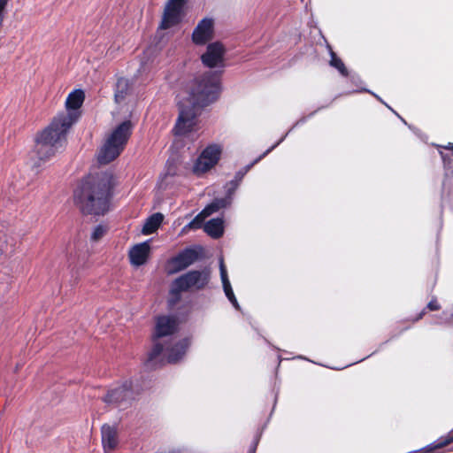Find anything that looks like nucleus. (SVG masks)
I'll return each instance as SVG.
<instances>
[{
    "label": "nucleus",
    "instance_id": "obj_1",
    "mask_svg": "<svg viewBox=\"0 0 453 453\" xmlns=\"http://www.w3.org/2000/svg\"><path fill=\"white\" fill-rule=\"evenodd\" d=\"M84 99L83 90L72 91L65 100V111L58 112L44 129L36 134L35 152L40 160H49L66 142L69 130L81 116L79 109Z\"/></svg>",
    "mask_w": 453,
    "mask_h": 453
},
{
    "label": "nucleus",
    "instance_id": "obj_2",
    "mask_svg": "<svg viewBox=\"0 0 453 453\" xmlns=\"http://www.w3.org/2000/svg\"><path fill=\"white\" fill-rule=\"evenodd\" d=\"M220 91V73L209 71L194 80L190 98L179 104L180 113L173 127L175 135H185L196 126L197 110L216 101Z\"/></svg>",
    "mask_w": 453,
    "mask_h": 453
},
{
    "label": "nucleus",
    "instance_id": "obj_3",
    "mask_svg": "<svg viewBox=\"0 0 453 453\" xmlns=\"http://www.w3.org/2000/svg\"><path fill=\"white\" fill-rule=\"evenodd\" d=\"M114 177L100 172L84 177L73 191V202L83 215L104 216L110 211Z\"/></svg>",
    "mask_w": 453,
    "mask_h": 453
},
{
    "label": "nucleus",
    "instance_id": "obj_4",
    "mask_svg": "<svg viewBox=\"0 0 453 453\" xmlns=\"http://www.w3.org/2000/svg\"><path fill=\"white\" fill-rule=\"evenodd\" d=\"M133 127L131 120H125L111 131L98 152L97 161L100 164L107 165L122 153L132 134Z\"/></svg>",
    "mask_w": 453,
    "mask_h": 453
},
{
    "label": "nucleus",
    "instance_id": "obj_5",
    "mask_svg": "<svg viewBox=\"0 0 453 453\" xmlns=\"http://www.w3.org/2000/svg\"><path fill=\"white\" fill-rule=\"evenodd\" d=\"M210 278L211 272L208 268H204L202 271H189L174 280L171 293L173 295H179L180 292L188 291L190 288L196 290L203 289L208 285Z\"/></svg>",
    "mask_w": 453,
    "mask_h": 453
},
{
    "label": "nucleus",
    "instance_id": "obj_6",
    "mask_svg": "<svg viewBox=\"0 0 453 453\" xmlns=\"http://www.w3.org/2000/svg\"><path fill=\"white\" fill-rule=\"evenodd\" d=\"M134 399V388L131 380H126L121 384L108 389L102 398L105 403L121 409L128 408Z\"/></svg>",
    "mask_w": 453,
    "mask_h": 453
},
{
    "label": "nucleus",
    "instance_id": "obj_7",
    "mask_svg": "<svg viewBox=\"0 0 453 453\" xmlns=\"http://www.w3.org/2000/svg\"><path fill=\"white\" fill-rule=\"evenodd\" d=\"M202 252L203 248L200 246L184 249L167 261V273L174 274L185 270L201 257Z\"/></svg>",
    "mask_w": 453,
    "mask_h": 453
},
{
    "label": "nucleus",
    "instance_id": "obj_8",
    "mask_svg": "<svg viewBox=\"0 0 453 453\" xmlns=\"http://www.w3.org/2000/svg\"><path fill=\"white\" fill-rule=\"evenodd\" d=\"M222 148L219 144H210L201 152L193 165V173L200 175L210 171L219 161Z\"/></svg>",
    "mask_w": 453,
    "mask_h": 453
},
{
    "label": "nucleus",
    "instance_id": "obj_9",
    "mask_svg": "<svg viewBox=\"0 0 453 453\" xmlns=\"http://www.w3.org/2000/svg\"><path fill=\"white\" fill-rule=\"evenodd\" d=\"M186 1L168 0L158 28H170L178 26L183 18V8Z\"/></svg>",
    "mask_w": 453,
    "mask_h": 453
},
{
    "label": "nucleus",
    "instance_id": "obj_10",
    "mask_svg": "<svg viewBox=\"0 0 453 453\" xmlns=\"http://www.w3.org/2000/svg\"><path fill=\"white\" fill-rule=\"evenodd\" d=\"M226 48L220 42L209 43L205 52L201 56L203 65L209 68L224 65Z\"/></svg>",
    "mask_w": 453,
    "mask_h": 453
},
{
    "label": "nucleus",
    "instance_id": "obj_11",
    "mask_svg": "<svg viewBox=\"0 0 453 453\" xmlns=\"http://www.w3.org/2000/svg\"><path fill=\"white\" fill-rule=\"evenodd\" d=\"M177 319L173 316L161 315L157 317L152 341L173 334L177 330Z\"/></svg>",
    "mask_w": 453,
    "mask_h": 453
},
{
    "label": "nucleus",
    "instance_id": "obj_12",
    "mask_svg": "<svg viewBox=\"0 0 453 453\" xmlns=\"http://www.w3.org/2000/svg\"><path fill=\"white\" fill-rule=\"evenodd\" d=\"M275 147L273 146L271 147L270 149H268L265 152H264L259 157H257V159H255L251 164L246 165L245 167H243L242 169H241L240 171H238L235 175H234V180L228 181L226 184V195L230 198L232 199V196L234 194V192L236 191V189L238 188L240 183L242 182L243 177L245 176V174L250 170V168L255 165L257 164L261 158H263L265 155H267L273 148Z\"/></svg>",
    "mask_w": 453,
    "mask_h": 453
},
{
    "label": "nucleus",
    "instance_id": "obj_13",
    "mask_svg": "<svg viewBox=\"0 0 453 453\" xmlns=\"http://www.w3.org/2000/svg\"><path fill=\"white\" fill-rule=\"evenodd\" d=\"M150 251V247L147 242L138 243L129 250V259L133 265L140 266L146 263Z\"/></svg>",
    "mask_w": 453,
    "mask_h": 453
},
{
    "label": "nucleus",
    "instance_id": "obj_14",
    "mask_svg": "<svg viewBox=\"0 0 453 453\" xmlns=\"http://www.w3.org/2000/svg\"><path fill=\"white\" fill-rule=\"evenodd\" d=\"M102 444L104 452H111L118 445V434L115 427L109 425H104L101 429Z\"/></svg>",
    "mask_w": 453,
    "mask_h": 453
},
{
    "label": "nucleus",
    "instance_id": "obj_15",
    "mask_svg": "<svg viewBox=\"0 0 453 453\" xmlns=\"http://www.w3.org/2000/svg\"><path fill=\"white\" fill-rule=\"evenodd\" d=\"M452 442L453 429L450 432H449V434L445 437L439 439L435 443L409 453H437L439 449L449 445Z\"/></svg>",
    "mask_w": 453,
    "mask_h": 453
},
{
    "label": "nucleus",
    "instance_id": "obj_16",
    "mask_svg": "<svg viewBox=\"0 0 453 453\" xmlns=\"http://www.w3.org/2000/svg\"><path fill=\"white\" fill-rule=\"evenodd\" d=\"M224 222L222 219H211L203 226L204 232L214 239L220 238L224 234Z\"/></svg>",
    "mask_w": 453,
    "mask_h": 453
},
{
    "label": "nucleus",
    "instance_id": "obj_17",
    "mask_svg": "<svg viewBox=\"0 0 453 453\" xmlns=\"http://www.w3.org/2000/svg\"><path fill=\"white\" fill-rule=\"evenodd\" d=\"M189 346L188 339L185 338L175 343L170 349L168 354V362L176 363L185 355Z\"/></svg>",
    "mask_w": 453,
    "mask_h": 453
},
{
    "label": "nucleus",
    "instance_id": "obj_18",
    "mask_svg": "<svg viewBox=\"0 0 453 453\" xmlns=\"http://www.w3.org/2000/svg\"><path fill=\"white\" fill-rule=\"evenodd\" d=\"M8 229L4 223L0 222V256L6 254L9 250L14 251V240L8 235Z\"/></svg>",
    "mask_w": 453,
    "mask_h": 453
},
{
    "label": "nucleus",
    "instance_id": "obj_19",
    "mask_svg": "<svg viewBox=\"0 0 453 453\" xmlns=\"http://www.w3.org/2000/svg\"><path fill=\"white\" fill-rule=\"evenodd\" d=\"M130 91V84L127 79L119 78L118 79L115 86L114 97L116 103L119 104L125 100Z\"/></svg>",
    "mask_w": 453,
    "mask_h": 453
},
{
    "label": "nucleus",
    "instance_id": "obj_20",
    "mask_svg": "<svg viewBox=\"0 0 453 453\" xmlns=\"http://www.w3.org/2000/svg\"><path fill=\"white\" fill-rule=\"evenodd\" d=\"M232 199H230L226 195L223 198H215L211 203L206 205L203 211V214H206L208 217L217 212L220 209L226 208L230 205Z\"/></svg>",
    "mask_w": 453,
    "mask_h": 453
},
{
    "label": "nucleus",
    "instance_id": "obj_21",
    "mask_svg": "<svg viewBox=\"0 0 453 453\" xmlns=\"http://www.w3.org/2000/svg\"><path fill=\"white\" fill-rule=\"evenodd\" d=\"M163 220V215L161 213H155L149 217L142 227V233L144 234H153L160 226Z\"/></svg>",
    "mask_w": 453,
    "mask_h": 453
},
{
    "label": "nucleus",
    "instance_id": "obj_22",
    "mask_svg": "<svg viewBox=\"0 0 453 453\" xmlns=\"http://www.w3.org/2000/svg\"><path fill=\"white\" fill-rule=\"evenodd\" d=\"M213 32L214 30H193L192 41L196 45H204L213 38Z\"/></svg>",
    "mask_w": 453,
    "mask_h": 453
},
{
    "label": "nucleus",
    "instance_id": "obj_23",
    "mask_svg": "<svg viewBox=\"0 0 453 453\" xmlns=\"http://www.w3.org/2000/svg\"><path fill=\"white\" fill-rule=\"evenodd\" d=\"M441 306L440 303L438 302L437 297L433 296L432 299L429 301V303L426 304V306L414 318H411L409 319L412 324L421 320L424 316L426 314L427 311H436L441 310Z\"/></svg>",
    "mask_w": 453,
    "mask_h": 453
},
{
    "label": "nucleus",
    "instance_id": "obj_24",
    "mask_svg": "<svg viewBox=\"0 0 453 453\" xmlns=\"http://www.w3.org/2000/svg\"><path fill=\"white\" fill-rule=\"evenodd\" d=\"M163 350H164L163 344L158 342L157 340L153 341V346H152V349H150V351L148 353V357L145 361V365L147 367L152 368L153 361L161 355Z\"/></svg>",
    "mask_w": 453,
    "mask_h": 453
},
{
    "label": "nucleus",
    "instance_id": "obj_25",
    "mask_svg": "<svg viewBox=\"0 0 453 453\" xmlns=\"http://www.w3.org/2000/svg\"><path fill=\"white\" fill-rule=\"evenodd\" d=\"M330 56H331L330 65L334 67L335 69H337L342 76L348 77L349 71L346 68L342 60L340 58H338L336 53L334 52L332 50H330Z\"/></svg>",
    "mask_w": 453,
    "mask_h": 453
},
{
    "label": "nucleus",
    "instance_id": "obj_26",
    "mask_svg": "<svg viewBox=\"0 0 453 453\" xmlns=\"http://www.w3.org/2000/svg\"><path fill=\"white\" fill-rule=\"evenodd\" d=\"M208 216L206 214H203V211L202 210V211L200 213H198L192 220L191 222L188 224V227L189 228H192V229H198V228H201L203 224V221L204 219L207 218Z\"/></svg>",
    "mask_w": 453,
    "mask_h": 453
},
{
    "label": "nucleus",
    "instance_id": "obj_27",
    "mask_svg": "<svg viewBox=\"0 0 453 453\" xmlns=\"http://www.w3.org/2000/svg\"><path fill=\"white\" fill-rule=\"evenodd\" d=\"M107 230L108 228L106 226L101 224L97 225L91 234V240L93 242L99 241L107 233Z\"/></svg>",
    "mask_w": 453,
    "mask_h": 453
},
{
    "label": "nucleus",
    "instance_id": "obj_28",
    "mask_svg": "<svg viewBox=\"0 0 453 453\" xmlns=\"http://www.w3.org/2000/svg\"><path fill=\"white\" fill-rule=\"evenodd\" d=\"M223 288H224V292H225L227 299L229 300V302L233 304V306L235 309L240 310V305H239L238 301L234 294L231 284L230 285L226 284V286H224Z\"/></svg>",
    "mask_w": 453,
    "mask_h": 453
},
{
    "label": "nucleus",
    "instance_id": "obj_29",
    "mask_svg": "<svg viewBox=\"0 0 453 453\" xmlns=\"http://www.w3.org/2000/svg\"><path fill=\"white\" fill-rule=\"evenodd\" d=\"M214 19L211 18H203L199 21L196 28H213Z\"/></svg>",
    "mask_w": 453,
    "mask_h": 453
},
{
    "label": "nucleus",
    "instance_id": "obj_30",
    "mask_svg": "<svg viewBox=\"0 0 453 453\" xmlns=\"http://www.w3.org/2000/svg\"><path fill=\"white\" fill-rule=\"evenodd\" d=\"M220 277H221L223 287L226 286V284L230 285V281L228 280L227 273H226V270L223 261H221V263H220Z\"/></svg>",
    "mask_w": 453,
    "mask_h": 453
},
{
    "label": "nucleus",
    "instance_id": "obj_31",
    "mask_svg": "<svg viewBox=\"0 0 453 453\" xmlns=\"http://www.w3.org/2000/svg\"><path fill=\"white\" fill-rule=\"evenodd\" d=\"M441 319V324L453 326V313L448 314L447 311H443Z\"/></svg>",
    "mask_w": 453,
    "mask_h": 453
},
{
    "label": "nucleus",
    "instance_id": "obj_32",
    "mask_svg": "<svg viewBox=\"0 0 453 453\" xmlns=\"http://www.w3.org/2000/svg\"><path fill=\"white\" fill-rule=\"evenodd\" d=\"M439 153L441 157V159L444 163L445 165H449L450 164V157L448 154L444 153L443 151L441 150H439Z\"/></svg>",
    "mask_w": 453,
    "mask_h": 453
},
{
    "label": "nucleus",
    "instance_id": "obj_33",
    "mask_svg": "<svg viewBox=\"0 0 453 453\" xmlns=\"http://www.w3.org/2000/svg\"><path fill=\"white\" fill-rule=\"evenodd\" d=\"M258 441H259V437H256L254 441H253V445L250 447V449H249L248 453H255L256 452V449H257V446L258 444Z\"/></svg>",
    "mask_w": 453,
    "mask_h": 453
},
{
    "label": "nucleus",
    "instance_id": "obj_34",
    "mask_svg": "<svg viewBox=\"0 0 453 453\" xmlns=\"http://www.w3.org/2000/svg\"><path fill=\"white\" fill-rule=\"evenodd\" d=\"M8 1L9 0H0V11L4 12Z\"/></svg>",
    "mask_w": 453,
    "mask_h": 453
},
{
    "label": "nucleus",
    "instance_id": "obj_35",
    "mask_svg": "<svg viewBox=\"0 0 453 453\" xmlns=\"http://www.w3.org/2000/svg\"><path fill=\"white\" fill-rule=\"evenodd\" d=\"M4 12L0 11V27L2 26L4 20Z\"/></svg>",
    "mask_w": 453,
    "mask_h": 453
}]
</instances>
